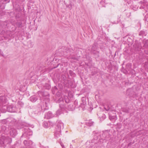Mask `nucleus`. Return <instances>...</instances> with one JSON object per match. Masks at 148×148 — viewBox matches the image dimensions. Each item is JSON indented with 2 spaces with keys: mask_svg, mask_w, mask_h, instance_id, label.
Segmentation results:
<instances>
[{
  "mask_svg": "<svg viewBox=\"0 0 148 148\" xmlns=\"http://www.w3.org/2000/svg\"><path fill=\"white\" fill-rule=\"evenodd\" d=\"M8 103L7 97L5 96H0V104L1 105H7Z\"/></svg>",
  "mask_w": 148,
  "mask_h": 148,
  "instance_id": "nucleus-3",
  "label": "nucleus"
},
{
  "mask_svg": "<svg viewBox=\"0 0 148 148\" xmlns=\"http://www.w3.org/2000/svg\"><path fill=\"white\" fill-rule=\"evenodd\" d=\"M43 125L45 128H47L48 127V123L47 122H44L43 123Z\"/></svg>",
  "mask_w": 148,
  "mask_h": 148,
  "instance_id": "nucleus-16",
  "label": "nucleus"
},
{
  "mask_svg": "<svg viewBox=\"0 0 148 148\" xmlns=\"http://www.w3.org/2000/svg\"><path fill=\"white\" fill-rule=\"evenodd\" d=\"M54 116L53 115L51 112H48L45 115V117L47 119H49Z\"/></svg>",
  "mask_w": 148,
  "mask_h": 148,
  "instance_id": "nucleus-6",
  "label": "nucleus"
},
{
  "mask_svg": "<svg viewBox=\"0 0 148 148\" xmlns=\"http://www.w3.org/2000/svg\"><path fill=\"white\" fill-rule=\"evenodd\" d=\"M75 106L73 105V104H71L69 105L68 106V108L71 110H73L75 109Z\"/></svg>",
  "mask_w": 148,
  "mask_h": 148,
  "instance_id": "nucleus-11",
  "label": "nucleus"
},
{
  "mask_svg": "<svg viewBox=\"0 0 148 148\" xmlns=\"http://www.w3.org/2000/svg\"><path fill=\"white\" fill-rule=\"evenodd\" d=\"M134 47H135L136 49L137 50H139V49H140L141 48L140 45V44H136L135 45H134Z\"/></svg>",
  "mask_w": 148,
  "mask_h": 148,
  "instance_id": "nucleus-13",
  "label": "nucleus"
},
{
  "mask_svg": "<svg viewBox=\"0 0 148 148\" xmlns=\"http://www.w3.org/2000/svg\"><path fill=\"white\" fill-rule=\"evenodd\" d=\"M68 84H69L70 85V86H71L72 87H74V86L73 85V83L72 81H68Z\"/></svg>",
  "mask_w": 148,
  "mask_h": 148,
  "instance_id": "nucleus-17",
  "label": "nucleus"
},
{
  "mask_svg": "<svg viewBox=\"0 0 148 148\" xmlns=\"http://www.w3.org/2000/svg\"><path fill=\"white\" fill-rule=\"evenodd\" d=\"M104 108H105V109L106 110H107V111H108V110H109L110 109V108L108 107H107V108L105 107Z\"/></svg>",
  "mask_w": 148,
  "mask_h": 148,
  "instance_id": "nucleus-25",
  "label": "nucleus"
},
{
  "mask_svg": "<svg viewBox=\"0 0 148 148\" xmlns=\"http://www.w3.org/2000/svg\"><path fill=\"white\" fill-rule=\"evenodd\" d=\"M38 99L37 97L34 96H33L31 97L30 98V101L32 102H35Z\"/></svg>",
  "mask_w": 148,
  "mask_h": 148,
  "instance_id": "nucleus-10",
  "label": "nucleus"
},
{
  "mask_svg": "<svg viewBox=\"0 0 148 148\" xmlns=\"http://www.w3.org/2000/svg\"><path fill=\"white\" fill-rule=\"evenodd\" d=\"M91 49L93 51H95L96 49V47L95 44L93 45Z\"/></svg>",
  "mask_w": 148,
  "mask_h": 148,
  "instance_id": "nucleus-20",
  "label": "nucleus"
},
{
  "mask_svg": "<svg viewBox=\"0 0 148 148\" xmlns=\"http://www.w3.org/2000/svg\"><path fill=\"white\" fill-rule=\"evenodd\" d=\"M145 53L148 55V51L147 50H145Z\"/></svg>",
  "mask_w": 148,
  "mask_h": 148,
  "instance_id": "nucleus-27",
  "label": "nucleus"
},
{
  "mask_svg": "<svg viewBox=\"0 0 148 148\" xmlns=\"http://www.w3.org/2000/svg\"><path fill=\"white\" fill-rule=\"evenodd\" d=\"M10 135L13 137H14L17 134V132L16 129L12 128L10 131Z\"/></svg>",
  "mask_w": 148,
  "mask_h": 148,
  "instance_id": "nucleus-7",
  "label": "nucleus"
},
{
  "mask_svg": "<svg viewBox=\"0 0 148 148\" xmlns=\"http://www.w3.org/2000/svg\"><path fill=\"white\" fill-rule=\"evenodd\" d=\"M65 101L66 103H68L69 102V99L67 98L66 99H65Z\"/></svg>",
  "mask_w": 148,
  "mask_h": 148,
  "instance_id": "nucleus-26",
  "label": "nucleus"
},
{
  "mask_svg": "<svg viewBox=\"0 0 148 148\" xmlns=\"http://www.w3.org/2000/svg\"><path fill=\"white\" fill-rule=\"evenodd\" d=\"M131 143H129L128 144V146H130L131 145Z\"/></svg>",
  "mask_w": 148,
  "mask_h": 148,
  "instance_id": "nucleus-31",
  "label": "nucleus"
},
{
  "mask_svg": "<svg viewBox=\"0 0 148 148\" xmlns=\"http://www.w3.org/2000/svg\"><path fill=\"white\" fill-rule=\"evenodd\" d=\"M22 23L21 22H17L16 23V25L18 27H22Z\"/></svg>",
  "mask_w": 148,
  "mask_h": 148,
  "instance_id": "nucleus-15",
  "label": "nucleus"
},
{
  "mask_svg": "<svg viewBox=\"0 0 148 148\" xmlns=\"http://www.w3.org/2000/svg\"><path fill=\"white\" fill-rule=\"evenodd\" d=\"M13 107L12 106H9L8 107H7V109L8 112H13L14 111L13 110Z\"/></svg>",
  "mask_w": 148,
  "mask_h": 148,
  "instance_id": "nucleus-12",
  "label": "nucleus"
},
{
  "mask_svg": "<svg viewBox=\"0 0 148 148\" xmlns=\"http://www.w3.org/2000/svg\"><path fill=\"white\" fill-rule=\"evenodd\" d=\"M0 135L1 136V133H0Z\"/></svg>",
  "mask_w": 148,
  "mask_h": 148,
  "instance_id": "nucleus-34",
  "label": "nucleus"
},
{
  "mask_svg": "<svg viewBox=\"0 0 148 148\" xmlns=\"http://www.w3.org/2000/svg\"><path fill=\"white\" fill-rule=\"evenodd\" d=\"M73 72V71H69V73L70 74H71V73Z\"/></svg>",
  "mask_w": 148,
  "mask_h": 148,
  "instance_id": "nucleus-30",
  "label": "nucleus"
},
{
  "mask_svg": "<svg viewBox=\"0 0 148 148\" xmlns=\"http://www.w3.org/2000/svg\"><path fill=\"white\" fill-rule=\"evenodd\" d=\"M23 143L25 146H28L29 145L27 143V141L26 140H25L24 141Z\"/></svg>",
  "mask_w": 148,
  "mask_h": 148,
  "instance_id": "nucleus-21",
  "label": "nucleus"
},
{
  "mask_svg": "<svg viewBox=\"0 0 148 148\" xmlns=\"http://www.w3.org/2000/svg\"><path fill=\"white\" fill-rule=\"evenodd\" d=\"M56 126L55 132V137L56 138L60 137L61 135V129L63 128V123L61 121H58L56 122Z\"/></svg>",
  "mask_w": 148,
  "mask_h": 148,
  "instance_id": "nucleus-1",
  "label": "nucleus"
},
{
  "mask_svg": "<svg viewBox=\"0 0 148 148\" xmlns=\"http://www.w3.org/2000/svg\"><path fill=\"white\" fill-rule=\"evenodd\" d=\"M8 129L5 126L3 125L2 126L1 130H0V133H1V136L3 135V134H8L9 132Z\"/></svg>",
  "mask_w": 148,
  "mask_h": 148,
  "instance_id": "nucleus-4",
  "label": "nucleus"
},
{
  "mask_svg": "<svg viewBox=\"0 0 148 148\" xmlns=\"http://www.w3.org/2000/svg\"><path fill=\"white\" fill-rule=\"evenodd\" d=\"M61 110H58L56 112V116H58L60 115L61 114Z\"/></svg>",
  "mask_w": 148,
  "mask_h": 148,
  "instance_id": "nucleus-19",
  "label": "nucleus"
},
{
  "mask_svg": "<svg viewBox=\"0 0 148 148\" xmlns=\"http://www.w3.org/2000/svg\"><path fill=\"white\" fill-rule=\"evenodd\" d=\"M93 123L94 122L92 121L91 120H89L87 121L86 123V124L88 126H91L92 125Z\"/></svg>",
  "mask_w": 148,
  "mask_h": 148,
  "instance_id": "nucleus-9",
  "label": "nucleus"
},
{
  "mask_svg": "<svg viewBox=\"0 0 148 148\" xmlns=\"http://www.w3.org/2000/svg\"><path fill=\"white\" fill-rule=\"evenodd\" d=\"M144 44L142 48L143 49L148 48V40H144L143 42Z\"/></svg>",
  "mask_w": 148,
  "mask_h": 148,
  "instance_id": "nucleus-8",
  "label": "nucleus"
},
{
  "mask_svg": "<svg viewBox=\"0 0 148 148\" xmlns=\"http://www.w3.org/2000/svg\"><path fill=\"white\" fill-rule=\"evenodd\" d=\"M129 91V90H127V92H128V91Z\"/></svg>",
  "mask_w": 148,
  "mask_h": 148,
  "instance_id": "nucleus-35",
  "label": "nucleus"
},
{
  "mask_svg": "<svg viewBox=\"0 0 148 148\" xmlns=\"http://www.w3.org/2000/svg\"><path fill=\"white\" fill-rule=\"evenodd\" d=\"M60 107L61 109H64L65 107V104L63 101L61 102L59 104Z\"/></svg>",
  "mask_w": 148,
  "mask_h": 148,
  "instance_id": "nucleus-14",
  "label": "nucleus"
},
{
  "mask_svg": "<svg viewBox=\"0 0 148 148\" xmlns=\"http://www.w3.org/2000/svg\"><path fill=\"white\" fill-rule=\"evenodd\" d=\"M38 94L40 93V94H41L42 95H43L42 93H41V92L39 91L38 92Z\"/></svg>",
  "mask_w": 148,
  "mask_h": 148,
  "instance_id": "nucleus-29",
  "label": "nucleus"
},
{
  "mask_svg": "<svg viewBox=\"0 0 148 148\" xmlns=\"http://www.w3.org/2000/svg\"><path fill=\"white\" fill-rule=\"evenodd\" d=\"M25 134H23L21 136V137H23V136Z\"/></svg>",
  "mask_w": 148,
  "mask_h": 148,
  "instance_id": "nucleus-32",
  "label": "nucleus"
},
{
  "mask_svg": "<svg viewBox=\"0 0 148 148\" xmlns=\"http://www.w3.org/2000/svg\"><path fill=\"white\" fill-rule=\"evenodd\" d=\"M11 142V138L9 137L7 135H2L0 139V146L5 147L6 145L10 143Z\"/></svg>",
  "mask_w": 148,
  "mask_h": 148,
  "instance_id": "nucleus-2",
  "label": "nucleus"
},
{
  "mask_svg": "<svg viewBox=\"0 0 148 148\" xmlns=\"http://www.w3.org/2000/svg\"><path fill=\"white\" fill-rule=\"evenodd\" d=\"M109 119L110 120H115L116 119V114L115 113H112L111 112L109 113Z\"/></svg>",
  "mask_w": 148,
  "mask_h": 148,
  "instance_id": "nucleus-5",
  "label": "nucleus"
},
{
  "mask_svg": "<svg viewBox=\"0 0 148 148\" xmlns=\"http://www.w3.org/2000/svg\"><path fill=\"white\" fill-rule=\"evenodd\" d=\"M5 120H3L2 121V122L3 123H5L6 122H5Z\"/></svg>",
  "mask_w": 148,
  "mask_h": 148,
  "instance_id": "nucleus-28",
  "label": "nucleus"
},
{
  "mask_svg": "<svg viewBox=\"0 0 148 148\" xmlns=\"http://www.w3.org/2000/svg\"><path fill=\"white\" fill-rule=\"evenodd\" d=\"M57 88L56 86H55L53 88V89H52V91L53 92V90L54 91H57Z\"/></svg>",
  "mask_w": 148,
  "mask_h": 148,
  "instance_id": "nucleus-22",
  "label": "nucleus"
},
{
  "mask_svg": "<svg viewBox=\"0 0 148 148\" xmlns=\"http://www.w3.org/2000/svg\"><path fill=\"white\" fill-rule=\"evenodd\" d=\"M68 7L70 9H71L72 8V5L71 3H70L68 6Z\"/></svg>",
  "mask_w": 148,
  "mask_h": 148,
  "instance_id": "nucleus-23",
  "label": "nucleus"
},
{
  "mask_svg": "<svg viewBox=\"0 0 148 148\" xmlns=\"http://www.w3.org/2000/svg\"><path fill=\"white\" fill-rule=\"evenodd\" d=\"M145 34V32L143 31H141L139 33V35L140 36H143Z\"/></svg>",
  "mask_w": 148,
  "mask_h": 148,
  "instance_id": "nucleus-18",
  "label": "nucleus"
},
{
  "mask_svg": "<svg viewBox=\"0 0 148 148\" xmlns=\"http://www.w3.org/2000/svg\"><path fill=\"white\" fill-rule=\"evenodd\" d=\"M0 111H1L2 112L4 113L5 112H6V110L5 109L3 111V110H1V108H0Z\"/></svg>",
  "mask_w": 148,
  "mask_h": 148,
  "instance_id": "nucleus-24",
  "label": "nucleus"
},
{
  "mask_svg": "<svg viewBox=\"0 0 148 148\" xmlns=\"http://www.w3.org/2000/svg\"><path fill=\"white\" fill-rule=\"evenodd\" d=\"M28 148H33L32 147H28Z\"/></svg>",
  "mask_w": 148,
  "mask_h": 148,
  "instance_id": "nucleus-33",
  "label": "nucleus"
}]
</instances>
